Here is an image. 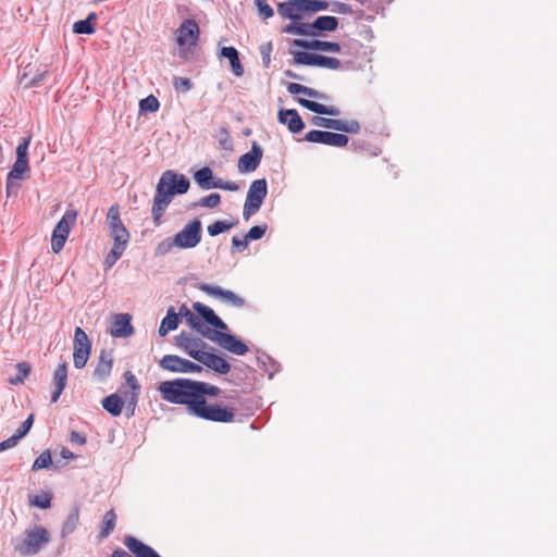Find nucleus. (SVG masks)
<instances>
[{
	"mask_svg": "<svg viewBox=\"0 0 557 557\" xmlns=\"http://www.w3.org/2000/svg\"><path fill=\"white\" fill-rule=\"evenodd\" d=\"M174 247H176L174 237L165 238L158 244L156 248V256H165L166 253L171 252Z\"/></svg>",
	"mask_w": 557,
	"mask_h": 557,
	"instance_id": "47",
	"label": "nucleus"
},
{
	"mask_svg": "<svg viewBox=\"0 0 557 557\" xmlns=\"http://www.w3.org/2000/svg\"><path fill=\"white\" fill-rule=\"evenodd\" d=\"M267 195L268 183L265 178L256 180L250 184L243 210V216L246 221L259 211Z\"/></svg>",
	"mask_w": 557,
	"mask_h": 557,
	"instance_id": "6",
	"label": "nucleus"
},
{
	"mask_svg": "<svg viewBox=\"0 0 557 557\" xmlns=\"http://www.w3.org/2000/svg\"><path fill=\"white\" fill-rule=\"evenodd\" d=\"M97 21V14L95 12L89 13L86 20L77 21L73 24V32L75 34H87L91 35L96 32L95 24Z\"/></svg>",
	"mask_w": 557,
	"mask_h": 557,
	"instance_id": "30",
	"label": "nucleus"
},
{
	"mask_svg": "<svg viewBox=\"0 0 557 557\" xmlns=\"http://www.w3.org/2000/svg\"><path fill=\"white\" fill-rule=\"evenodd\" d=\"M134 329L131 324V315H114L111 323L110 334L113 337H127L131 336Z\"/></svg>",
	"mask_w": 557,
	"mask_h": 557,
	"instance_id": "21",
	"label": "nucleus"
},
{
	"mask_svg": "<svg viewBox=\"0 0 557 557\" xmlns=\"http://www.w3.org/2000/svg\"><path fill=\"white\" fill-rule=\"evenodd\" d=\"M112 370V359L109 356L101 355L99 363L95 369V376L102 381L109 376Z\"/></svg>",
	"mask_w": 557,
	"mask_h": 557,
	"instance_id": "32",
	"label": "nucleus"
},
{
	"mask_svg": "<svg viewBox=\"0 0 557 557\" xmlns=\"http://www.w3.org/2000/svg\"><path fill=\"white\" fill-rule=\"evenodd\" d=\"M124 377L129 391H125L123 395L127 407L132 409V412H134L138 399L139 384L136 376L131 371H126Z\"/></svg>",
	"mask_w": 557,
	"mask_h": 557,
	"instance_id": "23",
	"label": "nucleus"
},
{
	"mask_svg": "<svg viewBox=\"0 0 557 557\" xmlns=\"http://www.w3.org/2000/svg\"><path fill=\"white\" fill-rule=\"evenodd\" d=\"M106 221L113 243L127 245L131 236L120 218V207L117 203H114L109 208Z\"/></svg>",
	"mask_w": 557,
	"mask_h": 557,
	"instance_id": "9",
	"label": "nucleus"
},
{
	"mask_svg": "<svg viewBox=\"0 0 557 557\" xmlns=\"http://www.w3.org/2000/svg\"><path fill=\"white\" fill-rule=\"evenodd\" d=\"M306 13H314L326 10L329 7L325 0H302Z\"/></svg>",
	"mask_w": 557,
	"mask_h": 557,
	"instance_id": "42",
	"label": "nucleus"
},
{
	"mask_svg": "<svg viewBox=\"0 0 557 557\" xmlns=\"http://www.w3.org/2000/svg\"><path fill=\"white\" fill-rule=\"evenodd\" d=\"M189 186V180L184 174L176 173L173 170H166L161 174L156 187L151 208V214L156 225L160 224L161 218L174 196L186 194Z\"/></svg>",
	"mask_w": 557,
	"mask_h": 557,
	"instance_id": "1",
	"label": "nucleus"
},
{
	"mask_svg": "<svg viewBox=\"0 0 557 557\" xmlns=\"http://www.w3.org/2000/svg\"><path fill=\"white\" fill-rule=\"evenodd\" d=\"M194 416L223 423L232 422L235 417L233 409L224 408L219 405H209L207 401H202L201 405L195 408Z\"/></svg>",
	"mask_w": 557,
	"mask_h": 557,
	"instance_id": "10",
	"label": "nucleus"
},
{
	"mask_svg": "<svg viewBox=\"0 0 557 557\" xmlns=\"http://www.w3.org/2000/svg\"><path fill=\"white\" fill-rule=\"evenodd\" d=\"M196 385L198 386L197 387V389H198L197 393L200 395V397H199L200 401H206V398H205L206 395L216 396L220 393V388L218 386L210 385V384L205 383V382L196 381Z\"/></svg>",
	"mask_w": 557,
	"mask_h": 557,
	"instance_id": "40",
	"label": "nucleus"
},
{
	"mask_svg": "<svg viewBox=\"0 0 557 557\" xmlns=\"http://www.w3.org/2000/svg\"><path fill=\"white\" fill-rule=\"evenodd\" d=\"M298 102L305 107L306 109L314 112V113H318V114H324V111H325V106L322 104V103H319V102H315V101H312V100H308V99H304V98H299L298 99Z\"/></svg>",
	"mask_w": 557,
	"mask_h": 557,
	"instance_id": "48",
	"label": "nucleus"
},
{
	"mask_svg": "<svg viewBox=\"0 0 557 557\" xmlns=\"http://www.w3.org/2000/svg\"><path fill=\"white\" fill-rule=\"evenodd\" d=\"M256 7L258 8L260 16L263 18H270L273 16L274 11L268 3V0H255Z\"/></svg>",
	"mask_w": 557,
	"mask_h": 557,
	"instance_id": "50",
	"label": "nucleus"
},
{
	"mask_svg": "<svg viewBox=\"0 0 557 557\" xmlns=\"http://www.w3.org/2000/svg\"><path fill=\"white\" fill-rule=\"evenodd\" d=\"M197 387L196 381L176 379L162 382L159 386V392L162 398L169 403L186 405L188 412L194 416L195 408L202 404L199 400L200 395L197 393Z\"/></svg>",
	"mask_w": 557,
	"mask_h": 557,
	"instance_id": "2",
	"label": "nucleus"
},
{
	"mask_svg": "<svg viewBox=\"0 0 557 557\" xmlns=\"http://www.w3.org/2000/svg\"><path fill=\"white\" fill-rule=\"evenodd\" d=\"M220 57L230 61L232 72L235 76H243L244 67L239 61L238 51L234 47H223L221 49Z\"/></svg>",
	"mask_w": 557,
	"mask_h": 557,
	"instance_id": "28",
	"label": "nucleus"
},
{
	"mask_svg": "<svg viewBox=\"0 0 557 557\" xmlns=\"http://www.w3.org/2000/svg\"><path fill=\"white\" fill-rule=\"evenodd\" d=\"M33 422H34V416L30 414L23 423L22 425L18 428V430L16 431L15 435L21 440L23 438L30 430L32 425H33Z\"/></svg>",
	"mask_w": 557,
	"mask_h": 557,
	"instance_id": "53",
	"label": "nucleus"
},
{
	"mask_svg": "<svg viewBox=\"0 0 557 557\" xmlns=\"http://www.w3.org/2000/svg\"><path fill=\"white\" fill-rule=\"evenodd\" d=\"M76 218L77 212L75 210H66L62 219L55 225L51 237V249L53 252L58 253L63 249Z\"/></svg>",
	"mask_w": 557,
	"mask_h": 557,
	"instance_id": "7",
	"label": "nucleus"
},
{
	"mask_svg": "<svg viewBox=\"0 0 557 557\" xmlns=\"http://www.w3.org/2000/svg\"><path fill=\"white\" fill-rule=\"evenodd\" d=\"M221 202V196L216 193L210 194L203 198H201L196 206L203 208H215Z\"/></svg>",
	"mask_w": 557,
	"mask_h": 557,
	"instance_id": "44",
	"label": "nucleus"
},
{
	"mask_svg": "<svg viewBox=\"0 0 557 557\" xmlns=\"http://www.w3.org/2000/svg\"><path fill=\"white\" fill-rule=\"evenodd\" d=\"M314 66L337 70L341 66V61L335 58L315 54Z\"/></svg>",
	"mask_w": 557,
	"mask_h": 557,
	"instance_id": "38",
	"label": "nucleus"
},
{
	"mask_svg": "<svg viewBox=\"0 0 557 557\" xmlns=\"http://www.w3.org/2000/svg\"><path fill=\"white\" fill-rule=\"evenodd\" d=\"M248 242L249 239L247 238L246 235L243 238H239L237 236H234L232 238V245L233 247L238 249V251H244L248 247Z\"/></svg>",
	"mask_w": 557,
	"mask_h": 557,
	"instance_id": "57",
	"label": "nucleus"
},
{
	"mask_svg": "<svg viewBox=\"0 0 557 557\" xmlns=\"http://www.w3.org/2000/svg\"><path fill=\"white\" fill-rule=\"evenodd\" d=\"M278 121L282 124H286L288 129L294 134L301 132L305 127L300 115L294 109L281 110L278 112Z\"/></svg>",
	"mask_w": 557,
	"mask_h": 557,
	"instance_id": "22",
	"label": "nucleus"
},
{
	"mask_svg": "<svg viewBox=\"0 0 557 557\" xmlns=\"http://www.w3.org/2000/svg\"><path fill=\"white\" fill-rule=\"evenodd\" d=\"M30 505L36 506L41 509H47L51 505V495L50 494H42L37 495L30 498L29 500Z\"/></svg>",
	"mask_w": 557,
	"mask_h": 557,
	"instance_id": "49",
	"label": "nucleus"
},
{
	"mask_svg": "<svg viewBox=\"0 0 557 557\" xmlns=\"http://www.w3.org/2000/svg\"><path fill=\"white\" fill-rule=\"evenodd\" d=\"M210 321L212 322V329L219 330L221 332L223 330H227V325L220 319L219 315L215 319H210Z\"/></svg>",
	"mask_w": 557,
	"mask_h": 557,
	"instance_id": "61",
	"label": "nucleus"
},
{
	"mask_svg": "<svg viewBox=\"0 0 557 557\" xmlns=\"http://www.w3.org/2000/svg\"><path fill=\"white\" fill-rule=\"evenodd\" d=\"M188 324L206 338L215 343L221 331L212 329L210 319H215L218 315H186Z\"/></svg>",
	"mask_w": 557,
	"mask_h": 557,
	"instance_id": "15",
	"label": "nucleus"
},
{
	"mask_svg": "<svg viewBox=\"0 0 557 557\" xmlns=\"http://www.w3.org/2000/svg\"><path fill=\"white\" fill-rule=\"evenodd\" d=\"M267 225H256V226H252L248 233L246 234L247 238L249 240H258L260 238L263 237V235L265 234L267 232Z\"/></svg>",
	"mask_w": 557,
	"mask_h": 557,
	"instance_id": "51",
	"label": "nucleus"
},
{
	"mask_svg": "<svg viewBox=\"0 0 557 557\" xmlns=\"http://www.w3.org/2000/svg\"><path fill=\"white\" fill-rule=\"evenodd\" d=\"M202 235L201 222L195 219L188 222L177 234L174 235L175 244L177 248L190 249L196 247Z\"/></svg>",
	"mask_w": 557,
	"mask_h": 557,
	"instance_id": "8",
	"label": "nucleus"
},
{
	"mask_svg": "<svg viewBox=\"0 0 557 557\" xmlns=\"http://www.w3.org/2000/svg\"><path fill=\"white\" fill-rule=\"evenodd\" d=\"M126 244L113 243L112 249L109 251L104 259V265L107 269L112 268L115 262L122 257L126 249Z\"/></svg>",
	"mask_w": 557,
	"mask_h": 557,
	"instance_id": "33",
	"label": "nucleus"
},
{
	"mask_svg": "<svg viewBox=\"0 0 557 557\" xmlns=\"http://www.w3.org/2000/svg\"><path fill=\"white\" fill-rule=\"evenodd\" d=\"M91 344L88 339L87 334L82 327L77 326L74 335V352L73 361L77 369H82L86 366L90 355Z\"/></svg>",
	"mask_w": 557,
	"mask_h": 557,
	"instance_id": "11",
	"label": "nucleus"
},
{
	"mask_svg": "<svg viewBox=\"0 0 557 557\" xmlns=\"http://www.w3.org/2000/svg\"><path fill=\"white\" fill-rule=\"evenodd\" d=\"M49 542V531L41 525H36L25 531L24 537L16 542L14 549L22 556H32L39 553Z\"/></svg>",
	"mask_w": 557,
	"mask_h": 557,
	"instance_id": "3",
	"label": "nucleus"
},
{
	"mask_svg": "<svg viewBox=\"0 0 557 557\" xmlns=\"http://www.w3.org/2000/svg\"><path fill=\"white\" fill-rule=\"evenodd\" d=\"M271 52H272V44L271 42H265L260 46V54L262 57V62L265 67H268L271 62V59H270Z\"/></svg>",
	"mask_w": 557,
	"mask_h": 557,
	"instance_id": "54",
	"label": "nucleus"
},
{
	"mask_svg": "<svg viewBox=\"0 0 557 557\" xmlns=\"http://www.w3.org/2000/svg\"><path fill=\"white\" fill-rule=\"evenodd\" d=\"M160 366L171 372L195 373L202 370L201 366L175 355H165L160 360Z\"/></svg>",
	"mask_w": 557,
	"mask_h": 557,
	"instance_id": "12",
	"label": "nucleus"
},
{
	"mask_svg": "<svg viewBox=\"0 0 557 557\" xmlns=\"http://www.w3.org/2000/svg\"><path fill=\"white\" fill-rule=\"evenodd\" d=\"M200 29L197 22L193 18H187L181 23L176 29V42L180 49V55L186 57L197 46L199 40Z\"/></svg>",
	"mask_w": 557,
	"mask_h": 557,
	"instance_id": "5",
	"label": "nucleus"
},
{
	"mask_svg": "<svg viewBox=\"0 0 557 557\" xmlns=\"http://www.w3.org/2000/svg\"><path fill=\"white\" fill-rule=\"evenodd\" d=\"M79 511L78 508H73L67 519L64 521L62 527V535L72 533L78 525Z\"/></svg>",
	"mask_w": 557,
	"mask_h": 557,
	"instance_id": "34",
	"label": "nucleus"
},
{
	"mask_svg": "<svg viewBox=\"0 0 557 557\" xmlns=\"http://www.w3.org/2000/svg\"><path fill=\"white\" fill-rule=\"evenodd\" d=\"M125 545L137 557H160L151 547L135 537H126Z\"/></svg>",
	"mask_w": 557,
	"mask_h": 557,
	"instance_id": "26",
	"label": "nucleus"
},
{
	"mask_svg": "<svg viewBox=\"0 0 557 557\" xmlns=\"http://www.w3.org/2000/svg\"><path fill=\"white\" fill-rule=\"evenodd\" d=\"M294 60L297 64L314 66L315 54L305 51H297L294 52Z\"/></svg>",
	"mask_w": 557,
	"mask_h": 557,
	"instance_id": "46",
	"label": "nucleus"
},
{
	"mask_svg": "<svg viewBox=\"0 0 557 557\" xmlns=\"http://www.w3.org/2000/svg\"><path fill=\"white\" fill-rule=\"evenodd\" d=\"M215 344H218L223 349L237 356H244L248 351V347L245 343H243L234 335H231L225 332L220 333L218 339L215 341Z\"/></svg>",
	"mask_w": 557,
	"mask_h": 557,
	"instance_id": "18",
	"label": "nucleus"
},
{
	"mask_svg": "<svg viewBox=\"0 0 557 557\" xmlns=\"http://www.w3.org/2000/svg\"><path fill=\"white\" fill-rule=\"evenodd\" d=\"M189 356L220 374H226L231 370L230 363L218 355L206 351H189Z\"/></svg>",
	"mask_w": 557,
	"mask_h": 557,
	"instance_id": "14",
	"label": "nucleus"
},
{
	"mask_svg": "<svg viewBox=\"0 0 557 557\" xmlns=\"http://www.w3.org/2000/svg\"><path fill=\"white\" fill-rule=\"evenodd\" d=\"M194 180L201 189L208 190L215 188L218 178L213 177L212 170L203 166L194 174Z\"/></svg>",
	"mask_w": 557,
	"mask_h": 557,
	"instance_id": "25",
	"label": "nucleus"
},
{
	"mask_svg": "<svg viewBox=\"0 0 557 557\" xmlns=\"http://www.w3.org/2000/svg\"><path fill=\"white\" fill-rule=\"evenodd\" d=\"M311 122L315 126L331 128L332 119L322 117V116H313Z\"/></svg>",
	"mask_w": 557,
	"mask_h": 557,
	"instance_id": "58",
	"label": "nucleus"
},
{
	"mask_svg": "<svg viewBox=\"0 0 557 557\" xmlns=\"http://www.w3.org/2000/svg\"><path fill=\"white\" fill-rule=\"evenodd\" d=\"M45 75L46 72H41L40 74L35 75L33 78L25 83V87L37 86L44 79Z\"/></svg>",
	"mask_w": 557,
	"mask_h": 557,
	"instance_id": "60",
	"label": "nucleus"
},
{
	"mask_svg": "<svg viewBox=\"0 0 557 557\" xmlns=\"http://www.w3.org/2000/svg\"><path fill=\"white\" fill-rule=\"evenodd\" d=\"M66 382H67V366H66V363H62L55 369L54 374H53V385H54L55 389L51 396L52 403L58 401L63 389L66 386Z\"/></svg>",
	"mask_w": 557,
	"mask_h": 557,
	"instance_id": "24",
	"label": "nucleus"
},
{
	"mask_svg": "<svg viewBox=\"0 0 557 557\" xmlns=\"http://www.w3.org/2000/svg\"><path fill=\"white\" fill-rule=\"evenodd\" d=\"M262 149L256 143L251 150L239 157L237 168L240 173H250L257 170L262 159Z\"/></svg>",
	"mask_w": 557,
	"mask_h": 557,
	"instance_id": "16",
	"label": "nucleus"
},
{
	"mask_svg": "<svg viewBox=\"0 0 557 557\" xmlns=\"http://www.w3.org/2000/svg\"><path fill=\"white\" fill-rule=\"evenodd\" d=\"M32 136H27L16 147V160L7 177V191L10 193L13 188H17L15 181L23 180L25 174L29 172L28 164V148Z\"/></svg>",
	"mask_w": 557,
	"mask_h": 557,
	"instance_id": "4",
	"label": "nucleus"
},
{
	"mask_svg": "<svg viewBox=\"0 0 557 557\" xmlns=\"http://www.w3.org/2000/svg\"><path fill=\"white\" fill-rule=\"evenodd\" d=\"M159 101L154 96H148L139 102L140 111L156 112L159 109Z\"/></svg>",
	"mask_w": 557,
	"mask_h": 557,
	"instance_id": "43",
	"label": "nucleus"
},
{
	"mask_svg": "<svg viewBox=\"0 0 557 557\" xmlns=\"http://www.w3.org/2000/svg\"><path fill=\"white\" fill-rule=\"evenodd\" d=\"M331 129L356 134L360 129V125L357 121L335 120L332 119Z\"/></svg>",
	"mask_w": 557,
	"mask_h": 557,
	"instance_id": "31",
	"label": "nucleus"
},
{
	"mask_svg": "<svg viewBox=\"0 0 557 557\" xmlns=\"http://www.w3.org/2000/svg\"><path fill=\"white\" fill-rule=\"evenodd\" d=\"M194 308L197 311V313H214V311L211 308H209L200 302H195Z\"/></svg>",
	"mask_w": 557,
	"mask_h": 557,
	"instance_id": "62",
	"label": "nucleus"
},
{
	"mask_svg": "<svg viewBox=\"0 0 557 557\" xmlns=\"http://www.w3.org/2000/svg\"><path fill=\"white\" fill-rule=\"evenodd\" d=\"M287 90L292 95H298L302 94V91L305 90V86L297 83H289L287 86Z\"/></svg>",
	"mask_w": 557,
	"mask_h": 557,
	"instance_id": "59",
	"label": "nucleus"
},
{
	"mask_svg": "<svg viewBox=\"0 0 557 557\" xmlns=\"http://www.w3.org/2000/svg\"><path fill=\"white\" fill-rule=\"evenodd\" d=\"M52 466L51 454L49 450L42 451L34 461L32 466L33 471H38L41 469H47Z\"/></svg>",
	"mask_w": 557,
	"mask_h": 557,
	"instance_id": "41",
	"label": "nucleus"
},
{
	"mask_svg": "<svg viewBox=\"0 0 557 557\" xmlns=\"http://www.w3.org/2000/svg\"><path fill=\"white\" fill-rule=\"evenodd\" d=\"M338 26V20L335 16H319L310 24L311 30L317 32L315 36H320L322 32H333Z\"/></svg>",
	"mask_w": 557,
	"mask_h": 557,
	"instance_id": "27",
	"label": "nucleus"
},
{
	"mask_svg": "<svg viewBox=\"0 0 557 557\" xmlns=\"http://www.w3.org/2000/svg\"><path fill=\"white\" fill-rule=\"evenodd\" d=\"M285 33L304 35V36H312L317 35V32L311 30L310 24L301 23V24H288L284 28Z\"/></svg>",
	"mask_w": 557,
	"mask_h": 557,
	"instance_id": "36",
	"label": "nucleus"
},
{
	"mask_svg": "<svg viewBox=\"0 0 557 557\" xmlns=\"http://www.w3.org/2000/svg\"><path fill=\"white\" fill-rule=\"evenodd\" d=\"M124 404H126L125 397L122 398L117 394H112L102 400V407L114 417L121 414Z\"/></svg>",
	"mask_w": 557,
	"mask_h": 557,
	"instance_id": "29",
	"label": "nucleus"
},
{
	"mask_svg": "<svg viewBox=\"0 0 557 557\" xmlns=\"http://www.w3.org/2000/svg\"><path fill=\"white\" fill-rule=\"evenodd\" d=\"M215 188L228 191H237L239 189V186L235 182H225L222 178H218Z\"/></svg>",
	"mask_w": 557,
	"mask_h": 557,
	"instance_id": "55",
	"label": "nucleus"
},
{
	"mask_svg": "<svg viewBox=\"0 0 557 557\" xmlns=\"http://www.w3.org/2000/svg\"><path fill=\"white\" fill-rule=\"evenodd\" d=\"M277 12L284 18L298 21L301 18V13H306V10L302 0H287L278 3Z\"/></svg>",
	"mask_w": 557,
	"mask_h": 557,
	"instance_id": "19",
	"label": "nucleus"
},
{
	"mask_svg": "<svg viewBox=\"0 0 557 557\" xmlns=\"http://www.w3.org/2000/svg\"><path fill=\"white\" fill-rule=\"evenodd\" d=\"M17 374L9 380L10 384H22L30 372V366L27 362H20L16 364Z\"/></svg>",
	"mask_w": 557,
	"mask_h": 557,
	"instance_id": "39",
	"label": "nucleus"
},
{
	"mask_svg": "<svg viewBox=\"0 0 557 557\" xmlns=\"http://www.w3.org/2000/svg\"><path fill=\"white\" fill-rule=\"evenodd\" d=\"M305 139L310 143L323 144L332 147H344L348 144V137L344 134H337L325 131H310L306 134Z\"/></svg>",
	"mask_w": 557,
	"mask_h": 557,
	"instance_id": "13",
	"label": "nucleus"
},
{
	"mask_svg": "<svg viewBox=\"0 0 557 557\" xmlns=\"http://www.w3.org/2000/svg\"><path fill=\"white\" fill-rule=\"evenodd\" d=\"M339 114V110L336 107L333 106H325L324 115H332L336 116Z\"/></svg>",
	"mask_w": 557,
	"mask_h": 557,
	"instance_id": "64",
	"label": "nucleus"
},
{
	"mask_svg": "<svg viewBox=\"0 0 557 557\" xmlns=\"http://www.w3.org/2000/svg\"><path fill=\"white\" fill-rule=\"evenodd\" d=\"M174 88L177 91H189L193 87V84L189 78L186 77H175L173 81Z\"/></svg>",
	"mask_w": 557,
	"mask_h": 557,
	"instance_id": "52",
	"label": "nucleus"
},
{
	"mask_svg": "<svg viewBox=\"0 0 557 557\" xmlns=\"http://www.w3.org/2000/svg\"><path fill=\"white\" fill-rule=\"evenodd\" d=\"M71 441L73 443H76V444H79V445H84L86 443V438L84 435L77 433V432H72L71 433Z\"/></svg>",
	"mask_w": 557,
	"mask_h": 557,
	"instance_id": "63",
	"label": "nucleus"
},
{
	"mask_svg": "<svg viewBox=\"0 0 557 557\" xmlns=\"http://www.w3.org/2000/svg\"><path fill=\"white\" fill-rule=\"evenodd\" d=\"M200 289L206 292L208 295L219 297L223 302L231 305L234 308H243L245 305L244 298L219 286L203 284Z\"/></svg>",
	"mask_w": 557,
	"mask_h": 557,
	"instance_id": "17",
	"label": "nucleus"
},
{
	"mask_svg": "<svg viewBox=\"0 0 557 557\" xmlns=\"http://www.w3.org/2000/svg\"><path fill=\"white\" fill-rule=\"evenodd\" d=\"M294 45L297 47H301L309 50H319L324 52H338L341 50V46L337 42L331 41H322L318 39L305 40V39H295Z\"/></svg>",
	"mask_w": 557,
	"mask_h": 557,
	"instance_id": "20",
	"label": "nucleus"
},
{
	"mask_svg": "<svg viewBox=\"0 0 557 557\" xmlns=\"http://www.w3.org/2000/svg\"><path fill=\"white\" fill-rule=\"evenodd\" d=\"M115 520H116V516H115L114 510L111 509L106 512V515L103 517V521H102V529L100 532V535L102 537H107L113 531V529L115 527Z\"/></svg>",
	"mask_w": 557,
	"mask_h": 557,
	"instance_id": "37",
	"label": "nucleus"
},
{
	"mask_svg": "<svg viewBox=\"0 0 557 557\" xmlns=\"http://www.w3.org/2000/svg\"><path fill=\"white\" fill-rule=\"evenodd\" d=\"M232 226V223L225 221H216L210 224L207 230L210 236H216L223 232L228 231Z\"/></svg>",
	"mask_w": 557,
	"mask_h": 557,
	"instance_id": "45",
	"label": "nucleus"
},
{
	"mask_svg": "<svg viewBox=\"0 0 557 557\" xmlns=\"http://www.w3.org/2000/svg\"><path fill=\"white\" fill-rule=\"evenodd\" d=\"M18 442H20V438L15 434L12 435L8 440L0 443V453L15 447L18 444Z\"/></svg>",
	"mask_w": 557,
	"mask_h": 557,
	"instance_id": "56",
	"label": "nucleus"
},
{
	"mask_svg": "<svg viewBox=\"0 0 557 557\" xmlns=\"http://www.w3.org/2000/svg\"><path fill=\"white\" fill-rule=\"evenodd\" d=\"M180 315H165L159 327V335L165 336L170 331L176 330L180 323Z\"/></svg>",
	"mask_w": 557,
	"mask_h": 557,
	"instance_id": "35",
	"label": "nucleus"
}]
</instances>
